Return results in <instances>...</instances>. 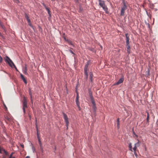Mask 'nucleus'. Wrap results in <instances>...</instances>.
<instances>
[{"mask_svg":"<svg viewBox=\"0 0 158 158\" xmlns=\"http://www.w3.org/2000/svg\"><path fill=\"white\" fill-rule=\"evenodd\" d=\"M4 59L5 62L8 63V64L9 65V66L11 67H12L13 66L16 69V67L14 64L13 62H12V60L7 56H6L5 58H4Z\"/></svg>","mask_w":158,"mask_h":158,"instance_id":"obj_2","label":"nucleus"},{"mask_svg":"<svg viewBox=\"0 0 158 158\" xmlns=\"http://www.w3.org/2000/svg\"><path fill=\"white\" fill-rule=\"evenodd\" d=\"M89 96L90 98L91 99V102H92L93 101H94L92 96V93L90 92H89Z\"/></svg>","mask_w":158,"mask_h":158,"instance_id":"obj_10","label":"nucleus"},{"mask_svg":"<svg viewBox=\"0 0 158 158\" xmlns=\"http://www.w3.org/2000/svg\"><path fill=\"white\" fill-rule=\"evenodd\" d=\"M28 25L30 26L31 27H32V26L31 24V22H29V23H28Z\"/></svg>","mask_w":158,"mask_h":158,"instance_id":"obj_43","label":"nucleus"},{"mask_svg":"<svg viewBox=\"0 0 158 158\" xmlns=\"http://www.w3.org/2000/svg\"><path fill=\"white\" fill-rule=\"evenodd\" d=\"M27 21L28 22V23H29V22H31L30 20L29 19V18L28 19H27Z\"/></svg>","mask_w":158,"mask_h":158,"instance_id":"obj_40","label":"nucleus"},{"mask_svg":"<svg viewBox=\"0 0 158 158\" xmlns=\"http://www.w3.org/2000/svg\"><path fill=\"white\" fill-rule=\"evenodd\" d=\"M27 21L28 22V23H29V22H31L30 20L29 19V18L28 19H27Z\"/></svg>","mask_w":158,"mask_h":158,"instance_id":"obj_39","label":"nucleus"},{"mask_svg":"<svg viewBox=\"0 0 158 158\" xmlns=\"http://www.w3.org/2000/svg\"><path fill=\"white\" fill-rule=\"evenodd\" d=\"M129 40H126V45H130Z\"/></svg>","mask_w":158,"mask_h":158,"instance_id":"obj_29","label":"nucleus"},{"mask_svg":"<svg viewBox=\"0 0 158 158\" xmlns=\"http://www.w3.org/2000/svg\"><path fill=\"white\" fill-rule=\"evenodd\" d=\"M3 152L5 153V155H8V154L7 152L5 150H3Z\"/></svg>","mask_w":158,"mask_h":158,"instance_id":"obj_25","label":"nucleus"},{"mask_svg":"<svg viewBox=\"0 0 158 158\" xmlns=\"http://www.w3.org/2000/svg\"><path fill=\"white\" fill-rule=\"evenodd\" d=\"M2 158H6L5 156H3Z\"/></svg>","mask_w":158,"mask_h":158,"instance_id":"obj_47","label":"nucleus"},{"mask_svg":"<svg viewBox=\"0 0 158 158\" xmlns=\"http://www.w3.org/2000/svg\"><path fill=\"white\" fill-rule=\"evenodd\" d=\"M137 148V147L135 146V145H134V148H133L134 152L136 151Z\"/></svg>","mask_w":158,"mask_h":158,"instance_id":"obj_27","label":"nucleus"},{"mask_svg":"<svg viewBox=\"0 0 158 158\" xmlns=\"http://www.w3.org/2000/svg\"><path fill=\"white\" fill-rule=\"evenodd\" d=\"M127 48V52L128 53V54H129L130 53V45H126Z\"/></svg>","mask_w":158,"mask_h":158,"instance_id":"obj_12","label":"nucleus"},{"mask_svg":"<svg viewBox=\"0 0 158 158\" xmlns=\"http://www.w3.org/2000/svg\"><path fill=\"white\" fill-rule=\"evenodd\" d=\"M84 74L85 75L86 74H88L87 71H84Z\"/></svg>","mask_w":158,"mask_h":158,"instance_id":"obj_38","label":"nucleus"},{"mask_svg":"<svg viewBox=\"0 0 158 158\" xmlns=\"http://www.w3.org/2000/svg\"><path fill=\"white\" fill-rule=\"evenodd\" d=\"M25 158H30V157L29 156H27Z\"/></svg>","mask_w":158,"mask_h":158,"instance_id":"obj_46","label":"nucleus"},{"mask_svg":"<svg viewBox=\"0 0 158 158\" xmlns=\"http://www.w3.org/2000/svg\"><path fill=\"white\" fill-rule=\"evenodd\" d=\"M14 153L13 152H12L10 154V156L9 158H15V156H13V155Z\"/></svg>","mask_w":158,"mask_h":158,"instance_id":"obj_20","label":"nucleus"},{"mask_svg":"<svg viewBox=\"0 0 158 158\" xmlns=\"http://www.w3.org/2000/svg\"><path fill=\"white\" fill-rule=\"evenodd\" d=\"M76 102L77 105L79 104V96L78 94H77V96L76 98Z\"/></svg>","mask_w":158,"mask_h":158,"instance_id":"obj_11","label":"nucleus"},{"mask_svg":"<svg viewBox=\"0 0 158 158\" xmlns=\"http://www.w3.org/2000/svg\"><path fill=\"white\" fill-rule=\"evenodd\" d=\"M44 6L45 7V8L46 9V10L47 11H48V14L49 15V16L50 17H51V12L49 10V8H48V7H47L46 6H45L44 5Z\"/></svg>","mask_w":158,"mask_h":158,"instance_id":"obj_9","label":"nucleus"},{"mask_svg":"<svg viewBox=\"0 0 158 158\" xmlns=\"http://www.w3.org/2000/svg\"><path fill=\"white\" fill-rule=\"evenodd\" d=\"M36 131H37V138L38 139H39L40 137L39 136L38 128V130H36Z\"/></svg>","mask_w":158,"mask_h":158,"instance_id":"obj_24","label":"nucleus"},{"mask_svg":"<svg viewBox=\"0 0 158 158\" xmlns=\"http://www.w3.org/2000/svg\"><path fill=\"white\" fill-rule=\"evenodd\" d=\"M125 36L126 37V40H129V37L128 36L127 33H126L125 34Z\"/></svg>","mask_w":158,"mask_h":158,"instance_id":"obj_19","label":"nucleus"},{"mask_svg":"<svg viewBox=\"0 0 158 158\" xmlns=\"http://www.w3.org/2000/svg\"><path fill=\"white\" fill-rule=\"evenodd\" d=\"M117 123H119V118H118L117 120Z\"/></svg>","mask_w":158,"mask_h":158,"instance_id":"obj_44","label":"nucleus"},{"mask_svg":"<svg viewBox=\"0 0 158 158\" xmlns=\"http://www.w3.org/2000/svg\"><path fill=\"white\" fill-rule=\"evenodd\" d=\"M23 73L26 75L27 74V67H26V65L24 68V69L23 71Z\"/></svg>","mask_w":158,"mask_h":158,"instance_id":"obj_14","label":"nucleus"},{"mask_svg":"<svg viewBox=\"0 0 158 158\" xmlns=\"http://www.w3.org/2000/svg\"><path fill=\"white\" fill-rule=\"evenodd\" d=\"M21 147H22V148H23V147H24V145H23V144H21Z\"/></svg>","mask_w":158,"mask_h":158,"instance_id":"obj_45","label":"nucleus"},{"mask_svg":"<svg viewBox=\"0 0 158 158\" xmlns=\"http://www.w3.org/2000/svg\"><path fill=\"white\" fill-rule=\"evenodd\" d=\"M38 139V140H39V143L40 145V147L41 148L42 144H41V141L40 140V139L39 138V139Z\"/></svg>","mask_w":158,"mask_h":158,"instance_id":"obj_30","label":"nucleus"},{"mask_svg":"<svg viewBox=\"0 0 158 158\" xmlns=\"http://www.w3.org/2000/svg\"><path fill=\"white\" fill-rule=\"evenodd\" d=\"M35 127L36 129V130H38V123L37 122V120L36 118H35Z\"/></svg>","mask_w":158,"mask_h":158,"instance_id":"obj_16","label":"nucleus"},{"mask_svg":"<svg viewBox=\"0 0 158 158\" xmlns=\"http://www.w3.org/2000/svg\"><path fill=\"white\" fill-rule=\"evenodd\" d=\"M14 2H16L19 3V0H13Z\"/></svg>","mask_w":158,"mask_h":158,"instance_id":"obj_36","label":"nucleus"},{"mask_svg":"<svg viewBox=\"0 0 158 158\" xmlns=\"http://www.w3.org/2000/svg\"><path fill=\"white\" fill-rule=\"evenodd\" d=\"M85 77L86 79H87L88 78V74L85 75Z\"/></svg>","mask_w":158,"mask_h":158,"instance_id":"obj_41","label":"nucleus"},{"mask_svg":"<svg viewBox=\"0 0 158 158\" xmlns=\"http://www.w3.org/2000/svg\"><path fill=\"white\" fill-rule=\"evenodd\" d=\"M3 150H5L2 148L0 146V153H2L3 152Z\"/></svg>","mask_w":158,"mask_h":158,"instance_id":"obj_23","label":"nucleus"},{"mask_svg":"<svg viewBox=\"0 0 158 158\" xmlns=\"http://www.w3.org/2000/svg\"><path fill=\"white\" fill-rule=\"evenodd\" d=\"M124 81V78L123 77L121 78H120L118 81L116 82V83H115L114 85H119V84H121V83H123Z\"/></svg>","mask_w":158,"mask_h":158,"instance_id":"obj_6","label":"nucleus"},{"mask_svg":"<svg viewBox=\"0 0 158 158\" xmlns=\"http://www.w3.org/2000/svg\"><path fill=\"white\" fill-rule=\"evenodd\" d=\"M62 114H63L64 118V119L66 123V125L67 127V128H68V125L69 123L68 121V118L67 116V115L65 114V113L62 112Z\"/></svg>","mask_w":158,"mask_h":158,"instance_id":"obj_5","label":"nucleus"},{"mask_svg":"<svg viewBox=\"0 0 158 158\" xmlns=\"http://www.w3.org/2000/svg\"><path fill=\"white\" fill-rule=\"evenodd\" d=\"M77 106L78 107V108L79 110H80L81 109V107H80V104L77 105Z\"/></svg>","mask_w":158,"mask_h":158,"instance_id":"obj_33","label":"nucleus"},{"mask_svg":"<svg viewBox=\"0 0 158 158\" xmlns=\"http://www.w3.org/2000/svg\"><path fill=\"white\" fill-rule=\"evenodd\" d=\"M89 64V62L88 61V62H87L86 64L85 65V67L88 68Z\"/></svg>","mask_w":158,"mask_h":158,"instance_id":"obj_26","label":"nucleus"},{"mask_svg":"<svg viewBox=\"0 0 158 158\" xmlns=\"http://www.w3.org/2000/svg\"><path fill=\"white\" fill-rule=\"evenodd\" d=\"M147 116L146 118V121L147 123H148L149 122V116L148 112H147Z\"/></svg>","mask_w":158,"mask_h":158,"instance_id":"obj_15","label":"nucleus"},{"mask_svg":"<svg viewBox=\"0 0 158 158\" xmlns=\"http://www.w3.org/2000/svg\"><path fill=\"white\" fill-rule=\"evenodd\" d=\"M134 154L135 156L137 157V154L135 152H134Z\"/></svg>","mask_w":158,"mask_h":158,"instance_id":"obj_42","label":"nucleus"},{"mask_svg":"<svg viewBox=\"0 0 158 158\" xmlns=\"http://www.w3.org/2000/svg\"><path fill=\"white\" fill-rule=\"evenodd\" d=\"M123 5L121 7V16H123L124 15L125 11L127 9V6L126 5L125 2L123 1Z\"/></svg>","mask_w":158,"mask_h":158,"instance_id":"obj_3","label":"nucleus"},{"mask_svg":"<svg viewBox=\"0 0 158 158\" xmlns=\"http://www.w3.org/2000/svg\"><path fill=\"white\" fill-rule=\"evenodd\" d=\"M0 26H1V27L3 29H4L5 27L4 26L2 25V23L1 21L0 20Z\"/></svg>","mask_w":158,"mask_h":158,"instance_id":"obj_22","label":"nucleus"},{"mask_svg":"<svg viewBox=\"0 0 158 158\" xmlns=\"http://www.w3.org/2000/svg\"><path fill=\"white\" fill-rule=\"evenodd\" d=\"M27 107V100L25 97H24L23 102V110L24 113H25V109Z\"/></svg>","mask_w":158,"mask_h":158,"instance_id":"obj_4","label":"nucleus"},{"mask_svg":"<svg viewBox=\"0 0 158 158\" xmlns=\"http://www.w3.org/2000/svg\"><path fill=\"white\" fill-rule=\"evenodd\" d=\"M99 5L102 8L103 10L105 11L106 13H108V9L105 5V2L104 1L101 0H98Z\"/></svg>","mask_w":158,"mask_h":158,"instance_id":"obj_1","label":"nucleus"},{"mask_svg":"<svg viewBox=\"0 0 158 158\" xmlns=\"http://www.w3.org/2000/svg\"><path fill=\"white\" fill-rule=\"evenodd\" d=\"M117 127L118 129L119 128V123H117Z\"/></svg>","mask_w":158,"mask_h":158,"instance_id":"obj_34","label":"nucleus"},{"mask_svg":"<svg viewBox=\"0 0 158 158\" xmlns=\"http://www.w3.org/2000/svg\"><path fill=\"white\" fill-rule=\"evenodd\" d=\"M25 17L26 18V19H29V17L26 14H25Z\"/></svg>","mask_w":158,"mask_h":158,"instance_id":"obj_28","label":"nucleus"},{"mask_svg":"<svg viewBox=\"0 0 158 158\" xmlns=\"http://www.w3.org/2000/svg\"><path fill=\"white\" fill-rule=\"evenodd\" d=\"M93 73L91 72L89 73V79L91 82H92L93 81Z\"/></svg>","mask_w":158,"mask_h":158,"instance_id":"obj_13","label":"nucleus"},{"mask_svg":"<svg viewBox=\"0 0 158 158\" xmlns=\"http://www.w3.org/2000/svg\"><path fill=\"white\" fill-rule=\"evenodd\" d=\"M29 94L30 95V98H31V103H33L32 100L31 99H32V94H31V91L30 89L29 90Z\"/></svg>","mask_w":158,"mask_h":158,"instance_id":"obj_18","label":"nucleus"},{"mask_svg":"<svg viewBox=\"0 0 158 158\" xmlns=\"http://www.w3.org/2000/svg\"><path fill=\"white\" fill-rule=\"evenodd\" d=\"M69 51L70 52L73 54V56H74L75 55V54L71 50H69Z\"/></svg>","mask_w":158,"mask_h":158,"instance_id":"obj_32","label":"nucleus"},{"mask_svg":"<svg viewBox=\"0 0 158 158\" xmlns=\"http://www.w3.org/2000/svg\"><path fill=\"white\" fill-rule=\"evenodd\" d=\"M20 75V77H21V79L23 80V81L24 82V83L26 84L27 83V81L26 80V79L24 78V76L22 74H21Z\"/></svg>","mask_w":158,"mask_h":158,"instance_id":"obj_8","label":"nucleus"},{"mask_svg":"<svg viewBox=\"0 0 158 158\" xmlns=\"http://www.w3.org/2000/svg\"><path fill=\"white\" fill-rule=\"evenodd\" d=\"M2 58L1 56H0V62H2Z\"/></svg>","mask_w":158,"mask_h":158,"instance_id":"obj_37","label":"nucleus"},{"mask_svg":"<svg viewBox=\"0 0 158 158\" xmlns=\"http://www.w3.org/2000/svg\"><path fill=\"white\" fill-rule=\"evenodd\" d=\"M91 102L93 104V110L94 112H95L96 111V104L95 102L94 101H93Z\"/></svg>","mask_w":158,"mask_h":158,"instance_id":"obj_7","label":"nucleus"},{"mask_svg":"<svg viewBox=\"0 0 158 158\" xmlns=\"http://www.w3.org/2000/svg\"><path fill=\"white\" fill-rule=\"evenodd\" d=\"M5 107L6 108V106L5 105Z\"/></svg>","mask_w":158,"mask_h":158,"instance_id":"obj_48","label":"nucleus"},{"mask_svg":"<svg viewBox=\"0 0 158 158\" xmlns=\"http://www.w3.org/2000/svg\"><path fill=\"white\" fill-rule=\"evenodd\" d=\"M135 145L137 147H138L139 146V141H138V142L137 143H136L135 144Z\"/></svg>","mask_w":158,"mask_h":158,"instance_id":"obj_21","label":"nucleus"},{"mask_svg":"<svg viewBox=\"0 0 158 158\" xmlns=\"http://www.w3.org/2000/svg\"><path fill=\"white\" fill-rule=\"evenodd\" d=\"M88 70V68H85V67L84 68V71H87Z\"/></svg>","mask_w":158,"mask_h":158,"instance_id":"obj_35","label":"nucleus"},{"mask_svg":"<svg viewBox=\"0 0 158 158\" xmlns=\"http://www.w3.org/2000/svg\"><path fill=\"white\" fill-rule=\"evenodd\" d=\"M128 147H129V150L130 151H132V145H131V143H129V144Z\"/></svg>","mask_w":158,"mask_h":158,"instance_id":"obj_17","label":"nucleus"},{"mask_svg":"<svg viewBox=\"0 0 158 158\" xmlns=\"http://www.w3.org/2000/svg\"><path fill=\"white\" fill-rule=\"evenodd\" d=\"M66 41L68 42V43L69 44H72V42L70 40H67Z\"/></svg>","mask_w":158,"mask_h":158,"instance_id":"obj_31","label":"nucleus"}]
</instances>
